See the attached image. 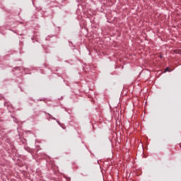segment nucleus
<instances>
[{"label":"nucleus","instance_id":"nucleus-1","mask_svg":"<svg viewBox=\"0 0 181 181\" xmlns=\"http://www.w3.org/2000/svg\"><path fill=\"white\" fill-rule=\"evenodd\" d=\"M165 70L166 71H169V68H167Z\"/></svg>","mask_w":181,"mask_h":181}]
</instances>
